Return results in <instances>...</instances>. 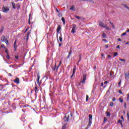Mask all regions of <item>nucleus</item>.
<instances>
[{"label": "nucleus", "mask_w": 129, "mask_h": 129, "mask_svg": "<svg viewBox=\"0 0 129 129\" xmlns=\"http://www.w3.org/2000/svg\"><path fill=\"white\" fill-rule=\"evenodd\" d=\"M85 80H86V74L83 75V80L79 83V86H82L81 83H85Z\"/></svg>", "instance_id": "f257e3e1"}, {"label": "nucleus", "mask_w": 129, "mask_h": 129, "mask_svg": "<svg viewBox=\"0 0 129 129\" xmlns=\"http://www.w3.org/2000/svg\"><path fill=\"white\" fill-rule=\"evenodd\" d=\"M1 40L2 41V42H5L7 45H9V40L7 39L5 36L3 35L2 36Z\"/></svg>", "instance_id": "f03ea898"}, {"label": "nucleus", "mask_w": 129, "mask_h": 129, "mask_svg": "<svg viewBox=\"0 0 129 129\" xmlns=\"http://www.w3.org/2000/svg\"><path fill=\"white\" fill-rule=\"evenodd\" d=\"M2 10L4 13H8L10 11V9H9V7H3Z\"/></svg>", "instance_id": "7ed1b4c3"}, {"label": "nucleus", "mask_w": 129, "mask_h": 129, "mask_svg": "<svg viewBox=\"0 0 129 129\" xmlns=\"http://www.w3.org/2000/svg\"><path fill=\"white\" fill-rule=\"evenodd\" d=\"M76 28V25L73 24V28L71 31V33H73V34H75L76 33V31H75V29Z\"/></svg>", "instance_id": "20e7f679"}, {"label": "nucleus", "mask_w": 129, "mask_h": 129, "mask_svg": "<svg viewBox=\"0 0 129 129\" xmlns=\"http://www.w3.org/2000/svg\"><path fill=\"white\" fill-rule=\"evenodd\" d=\"M14 82H15V83H16V84H20V79H19V78H16L14 80Z\"/></svg>", "instance_id": "39448f33"}, {"label": "nucleus", "mask_w": 129, "mask_h": 129, "mask_svg": "<svg viewBox=\"0 0 129 129\" xmlns=\"http://www.w3.org/2000/svg\"><path fill=\"white\" fill-rule=\"evenodd\" d=\"M63 120L65 122H68L69 120V115L67 116H65L63 117Z\"/></svg>", "instance_id": "423d86ee"}, {"label": "nucleus", "mask_w": 129, "mask_h": 129, "mask_svg": "<svg viewBox=\"0 0 129 129\" xmlns=\"http://www.w3.org/2000/svg\"><path fill=\"white\" fill-rule=\"evenodd\" d=\"M89 123H92V115H89Z\"/></svg>", "instance_id": "0eeeda50"}, {"label": "nucleus", "mask_w": 129, "mask_h": 129, "mask_svg": "<svg viewBox=\"0 0 129 129\" xmlns=\"http://www.w3.org/2000/svg\"><path fill=\"white\" fill-rule=\"evenodd\" d=\"M71 54H72V48H71L70 50V52L69 53V55L67 56L68 59H69L70 58V56H71Z\"/></svg>", "instance_id": "6e6552de"}, {"label": "nucleus", "mask_w": 129, "mask_h": 129, "mask_svg": "<svg viewBox=\"0 0 129 129\" xmlns=\"http://www.w3.org/2000/svg\"><path fill=\"white\" fill-rule=\"evenodd\" d=\"M12 5V7L14 10H16V9H17V7H16V4H15V2H12L11 3Z\"/></svg>", "instance_id": "1a4fd4ad"}, {"label": "nucleus", "mask_w": 129, "mask_h": 129, "mask_svg": "<svg viewBox=\"0 0 129 129\" xmlns=\"http://www.w3.org/2000/svg\"><path fill=\"white\" fill-rule=\"evenodd\" d=\"M40 80V75H39V74L37 75V84H39L40 85V84H41V82H39Z\"/></svg>", "instance_id": "9d476101"}, {"label": "nucleus", "mask_w": 129, "mask_h": 129, "mask_svg": "<svg viewBox=\"0 0 129 129\" xmlns=\"http://www.w3.org/2000/svg\"><path fill=\"white\" fill-rule=\"evenodd\" d=\"M14 49H15V51H17V40H15L14 42Z\"/></svg>", "instance_id": "9b49d317"}, {"label": "nucleus", "mask_w": 129, "mask_h": 129, "mask_svg": "<svg viewBox=\"0 0 129 129\" xmlns=\"http://www.w3.org/2000/svg\"><path fill=\"white\" fill-rule=\"evenodd\" d=\"M60 30H61V25H58L56 29L57 33H59V32L60 31Z\"/></svg>", "instance_id": "f8f14e48"}, {"label": "nucleus", "mask_w": 129, "mask_h": 129, "mask_svg": "<svg viewBox=\"0 0 129 129\" xmlns=\"http://www.w3.org/2000/svg\"><path fill=\"white\" fill-rule=\"evenodd\" d=\"M99 26H100V27H102L103 28L104 27V24H103V23H102V22H100L99 23Z\"/></svg>", "instance_id": "ddd939ff"}, {"label": "nucleus", "mask_w": 129, "mask_h": 129, "mask_svg": "<svg viewBox=\"0 0 129 129\" xmlns=\"http://www.w3.org/2000/svg\"><path fill=\"white\" fill-rule=\"evenodd\" d=\"M30 35H31V32L28 31V33L27 34V38H26L27 41H28V40H29V36H30Z\"/></svg>", "instance_id": "4468645a"}, {"label": "nucleus", "mask_w": 129, "mask_h": 129, "mask_svg": "<svg viewBox=\"0 0 129 129\" xmlns=\"http://www.w3.org/2000/svg\"><path fill=\"white\" fill-rule=\"evenodd\" d=\"M16 7L17 10H20V8H21V5H20V3H18L16 4Z\"/></svg>", "instance_id": "2eb2a0df"}, {"label": "nucleus", "mask_w": 129, "mask_h": 129, "mask_svg": "<svg viewBox=\"0 0 129 129\" xmlns=\"http://www.w3.org/2000/svg\"><path fill=\"white\" fill-rule=\"evenodd\" d=\"M53 71H55V70H57V64L55 63L54 67L52 68Z\"/></svg>", "instance_id": "dca6fc26"}, {"label": "nucleus", "mask_w": 129, "mask_h": 129, "mask_svg": "<svg viewBox=\"0 0 129 129\" xmlns=\"http://www.w3.org/2000/svg\"><path fill=\"white\" fill-rule=\"evenodd\" d=\"M125 79H126V80H127V79H129V74H125Z\"/></svg>", "instance_id": "f3484780"}, {"label": "nucleus", "mask_w": 129, "mask_h": 129, "mask_svg": "<svg viewBox=\"0 0 129 129\" xmlns=\"http://www.w3.org/2000/svg\"><path fill=\"white\" fill-rule=\"evenodd\" d=\"M75 71H76V66H75L73 68V74H75Z\"/></svg>", "instance_id": "a211bd4d"}, {"label": "nucleus", "mask_w": 129, "mask_h": 129, "mask_svg": "<svg viewBox=\"0 0 129 129\" xmlns=\"http://www.w3.org/2000/svg\"><path fill=\"white\" fill-rule=\"evenodd\" d=\"M4 29H5V27H4V26H2L0 30V33H3V32H4Z\"/></svg>", "instance_id": "6ab92c4d"}, {"label": "nucleus", "mask_w": 129, "mask_h": 129, "mask_svg": "<svg viewBox=\"0 0 129 129\" xmlns=\"http://www.w3.org/2000/svg\"><path fill=\"white\" fill-rule=\"evenodd\" d=\"M75 8V6L74 5H73L72 7L70 9V10H71L72 11H75L74 9Z\"/></svg>", "instance_id": "aec40b11"}, {"label": "nucleus", "mask_w": 129, "mask_h": 129, "mask_svg": "<svg viewBox=\"0 0 129 129\" xmlns=\"http://www.w3.org/2000/svg\"><path fill=\"white\" fill-rule=\"evenodd\" d=\"M61 21H62L63 25H65V18L64 17H62Z\"/></svg>", "instance_id": "412c9836"}, {"label": "nucleus", "mask_w": 129, "mask_h": 129, "mask_svg": "<svg viewBox=\"0 0 129 129\" xmlns=\"http://www.w3.org/2000/svg\"><path fill=\"white\" fill-rule=\"evenodd\" d=\"M59 41L60 42H63V39L62 38V34H60V36L59 37Z\"/></svg>", "instance_id": "4be33fe9"}, {"label": "nucleus", "mask_w": 129, "mask_h": 129, "mask_svg": "<svg viewBox=\"0 0 129 129\" xmlns=\"http://www.w3.org/2000/svg\"><path fill=\"white\" fill-rule=\"evenodd\" d=\"M47 14H44V15H43V18L44 19V20H47Z\"/></svg>", "instance_id": "5701e85b"}, {"label": "nucleus", "mask_w": 129, "mask_h": 129, "mask_svg": "<svg viewBox=\"0 0 129 129\" xmlns=\"http://www.w3.org/2000/svg\"><path fill=\"white\" fill-rule=\"evenodd\" d=\"M119 101H120L121 103H122V102H123V99H122V98H119Z\"/></svg>", "instance_id": "b1692460"}, {"label": "nucleus", "mask_w": 129, "mask_h": 129, "mask_svg": "<svg viewBox=\"0 0 129 129\" xmlns=\"http://www.w3.org/2000/svg\"><path fill=\"white\" fill-rule=\"evenodd\" d=\"M39 91V90L38 89V87H35V93H37Z\"/></svg>", "instance_id": "393cba45"}, {"label": "nucleus", "mask_w": 129, "mask_h": 129, "mask_svg": "<svg viewBox=\"0 0 129 129\" xmlns=\"http://www.w3.org/2000/svg\"><path fill=\"white\" fill-rule=\"evenodd\" d=\"M67 125V124H64L62 127V129H66V126Z\"/></svg>", "instance_id": "a878e982"}, {"label": "nucleus", "mask_w": 129, "mask_h": 129, "mask_svg": "<svg viewBox=\"0 0 129 129\" xmlns=\"http://www.w3.org/2000/svg\"><path fill=\"white\" fill-rule=\"evenodd\" d=\"M102 36L104 39H105V38H106V34H105V33H103Z\"/></svg>", "instance_id": "bb28decb"}, {"label": "nucleus", "mask_w": 129, "mask_h": 129, "mask_svg": "<svg viewBox=\"0 0 129 129\" xmlns=\"http://www.w3.org/2000/svg\"><path fill=\"white\" fill-rule=\"evenodd\" d=\"M119 61H122L124 62V63H125V59L119 58Z\"/></svg>", "instance_id": "cd10ccee"}, {"label": "nucleus", "mask_w": 129, "mask_h": 129, "mask_svg": "<svg viewBox=\"0 0 129 129\" xmlns=\"http://www.w3.org/2000/svg\"><path fill=\"white\" fill-rule=\"evenodd\" d=\"M110 24H111V25L112 26L113 29H114V25H113V23L112 22H111V21L110 22Z\"/></svg>", "instance_id": "c85d7f7f"}, {"label": "nucleus", "mask_w": 129, "mask_h": 129, "mask_svg": "<svg viewBox=\"0 0 129 129\" xmlns=\"http://www.w3.org/2000/svg\"><path fill=\"white\" fill-rule=\"evenodd\" d=\"M75 18H76V19H77L78 20H80V19H81V17H79L78 16H75Z\"/></svg>", "instance_id": "c756f323"}, {"label": "nucleus", "mask_w": 129, "mask_h": 129, "mask_svg": "<svg viewBox=\"0 0 129 129\" xmlns=\"http://www.w3.org/2000/svg\"><path fill=\"white\" fill-rule=\"evenodd\" d=\"M127 120H129V111H127Z\"/></svg>", "instance_id": "7c9ffc66"}, {"label": "nucleus", "mask_w": 129, "mask_h": 129, "mask_svg": "<svg viewBox=\"0 0 129 129\" xmlns=\"http://www.w3.org/2000/svg\"><path fill=\"white\" fill-rule=\"evenodd\" d=\"M30 20H31V14L29 15V20H28L29 24L31 25V22H30Z\"/></svg>", "instance_id": "2f4dec72"}, {"label": "nucleus", "mask_w": 129, "mask_h": 129, "mask_svg": "<svg viewBox=\"0 0 129 129\" xmlns=\"http://www.w3.org/2000/svg\"><path fill=\"white\" fill-rule=\"evenodd\" d=\"M107 116H110V112H106Z\"/></svg>", "instance_id": "473e14b6"}, {"label": "nucleus", "mask_w": 129, "mask_h": 129, "mask_svg": "<svg viewBox=\"0 0 129 129\" xmlns=\"http://www.w3.org/2000/svg\"><path fill=\"white\" fill-rule=\"evenodd\" d=\"M118 122H119V123H120V124H122V120L119 119V120H118Z\"/></svg>", "instance_id": "72a5a7b5"}, {"label": "nucleus", "mask_w": 129, "mask_h": 129, "mask_svg": "<svg viewBox=\"0 0 129 129\" xmlns=\"http://www.w3.org/2000/svg\"><path fill=\"white\" fill-rule=\"evenodd\" d=\"M61 66V61L60 62L59 64H58V67L56 68V71H58V68Z\"/></svg>", "instance_id": "f704fd0d"}, {"label": "nucleus", "mask_w": 129, "mask_h": 129, "mask_svg": "<svg viewBox=\"0 0 129 129\" xmlns=\"http://www.w3.org/2000/svg\"><path fill=\"white\" fill-rule=\"evenodd\" d=\"M6 57L7 58V59H8V60L11 59V57H10V55H9V54H7V55L6 56Z\"/></svg>", "instance_id": "c9c22d12"}, {"label": "nucleus", "mask_w": 129, "mask_h": 129, "mask_svg": "<svg viewBox=\"0 0 129 129\" xmlns=\"http://www.w3.org/2000/svg\"><path fill=\"white\" fill-rule=\"evenodd\" d=\"M5 52L7 54H9V50H8V49L7 48L5 49Z\"/></svg>", "instance_id": "e433bc0d"}, {"label": "nucleus", "mask_w": 129, "mask_h": 129, "mask_svg": "<svg viewBox=\"0 0 129 129\" xmlns=\"http://www.w3.org/2000/svg\"><path fill=\"white\" fill-rule=\"evenodd\" d=\"M4 85H3V84H1L0 85V87L1 88V90H3V89H4Z\"/></svg>", "instance_id": "4c0bfd02"}, {"label": "nucleus", "mask_w": 129, "mask_h": 129, "mask_svg": "<svg viewBox=\"0 0 129 129\" xmlns=\"http://www.w3.org/2000/svg\"><path fill=\"white\" fill-rule=\"evenodd\" d=\"M91 123H92L89 122V124H88V125H87V128H88V127H89L90 126H91Z\"/></svg>", "instance_id": "58836bf2"}, {"label": "nucleus", "mask_w": 129, "mask_h": 129, "mask_svg": "<svg viewBox=\"0 0 129 129\" xmlns=\"http://www.w3.org/2000/svg\"><path fill=\"white\" fill-rule=\"evenodd\" d=\"M103 28H104L105 29H106V30H109V28L105 26H104Z\"/></svg>", "instance_id": "ea45409f"}, {"label": "nucleus", "mask_w": 129, "mask_h": 129, "mask_svg": "<svg viewBox=\"0 0 129 129\" xmlns=\"http://www.w3.org/2000/svg\"><path fill=\"white\" fill-rule=\"evenodd\" d=\"M79 60L78 62H80V61L81 60V54H80L79 55Z\"/></svg>", "instance_id": "a19ab883"}, {"label": "nucleus", "mask_w": 129, "mask_h": 129, "mask_svg": "<svg viewBox=\"0 0 129 129\" xmlns=\"http://www.w3.org/2000/svg\"><path fill=\"white\" fill-rule=\"evenodd\" d=\"M117 52H115L114 53V55L113 57H116V56L117 55Z\"/></svg>", "instance_id": "79ce46f5"}, {"label": "nucleus", "mask_w": 129, "mask_h": 129, "mask_svg": "<svg viewBox=\"0 0 129 129\" xmlns=\"http://www.w3.org/2000/svg\"><path fill=\"white\" fill-rule=\"evenodd\" d=\"M1 47H2V48H4V49H6L7 48L6 47V46H5V45H4V44H2L1 45Z\"/></svg>", "instance_id": "37998d69"}, {"label": "nucleus", "mask_w": 129, "mask_h": 129, "mask_svg": "<svg viewBox=\"0 0 129 129\" xmlns=\"http://www.w3.org/2000/svg\"><path fill=\"white\" fill-rule=\"evenodd\" d=\"M88 98H89V97L88 96V95H87L86 101H88Z\"/></svg>", "instance_id": "c03bdc74"}, {"label": "nucleus", "mask_w": 129, "mask_h": 129, "mask_svg": "<svg viewBox=\"0 0 129 129\" xmlns=\"http://www.w3.org/2000/svg\"><path fill=\"white\" fill-rule=\"evenodd\" d=\"M12 67L14 68L15 67L17 68V67H19V66L17 65V64H15L14 66H12Z\"/></svg>", "instance_id": "a18cd8bd"}, {"label": "nucleus", "mask_w": 129, "mask_h": 129, "mask_svg": "<svg viewBox=\"0 0 129 129\" xmlns=\"http://www.w3.org/2000/svg\"><path fill=\"white\" fill-rule=\"evenodd\" d=\"M122 6H123V7L125 8H126V7H127V5H126V4H122Z\"/></svg>", "instance_id": "49530a36"}, {"label": "nucleus", "mask_w": 129, "mask_h": 129, "mask_svg": "<svg viewBox=\"0 0 129 129\" xmlns=\"http://www.w3.org/2000/svg\"><path fill=\"white\" fill-rule=\"evenodd\" d=\"M125 35H126V32H124L121 34V36H125Z\"/></svg>", "instance_id": "de8ad7c7"}, {"label": "nucleus", "mask_w": 129, "mask_h": 129, "mask_svg": "<svg viewBox=\"0 0 129 129\" xmlns=\"http://www.w3.org/2000/svg\"><path fill=\"white\" fill-rule=\"evenodd\" d=\"M120 84H121V80H120V81L119 82V83H118V85L119 86H120Z\"/></svg>", "instance_id": "09e8293b"}, {"label": "nucleus", "mask_w": 129, "mask_h": 129, "mask_svg": "<svg viewBox=\"0 0 129 129\" xmlns=\"http://www.w3.org/2000/svg\"><path fill=\"white\" fill-rule=\"evenodd\" d=\"M106 120H107V118L105 117L104 118V122H105V121H106Z\"/></svg>", "instance_id": "8fccbe9b"}, {"label": "nucleus", "mask_w": 129, "mask_h": 129, "mask_svg": "<svg viewBox=\"0 0 129 129\" xmlns=\"http://www.w3.org/2000/svg\"><path fill=\"white\" fill-rule=\"evenodd\" d=\"M110 106H113V102H112L110 103Z\"/></svg>", "instance_id": "3c124183"}, {"label": "nucleus", "mask_w": 129, "mask_h": 129, "mask_svg": "<svg viewBox=\"0 0 129 129\" xmlns=\"http://www.w3.org/2000/svg\"><path fill=\"white\" fill-rule=\"evenodd\" d=\"M124 107H125V108H126V103H124Z\"/></svg>", "instance_id": "603ef678"}, {"label": "nucleus", "mask_w": 129, "mask_h": 129, "mask_svg": "<svg viewBox=\"0 0 129 129\" xmlns=\"http://www.w3.org/2000/svg\"><path fill=\"white\" fill-rule=\"evenodd\" d=\"M107 57H108V58H111V55H108Z\"/></svg>", "instance_id": "864d4df0"}, {"label": "nucleus", "mask_w": 129, "mask_h": 129, "mask_svg": "<svg viewBox=\"0 0 129 129\" xmlns=\"http://www.w3.org/2000/svg\"><path fill=\"white\" fill-rule=\"evenodd\" d=\"M119 93H120V94H122V92H121V90H119Z\"/></svg>", "instance_id": "5fc2aeb1"}, {"label": "nucleus", "mask_w": 129, "mask_h": 129, "mask_svg": "<svg viewBox=\"0 0 129 129\" xmlns=\"http://www.w3.org/2000/svg\"><path fill=\"white\" fill-rule=\"evenodd\" d=\"M112 101H115V98L113 97V98L112 99Z\"/></svg>", "instance_id": "6e6d98bb"}, {"label": "nucleus", "mask_w": 129, "mask_h": 129, "mask_svg": "<svg viewBox=\"0 0 129 129\" xmlns=\"http://www.w3.org/2000/svg\"><path fill=\"white\" fill-rule=\"evenodd\" d=\"M80 20H81L82 21V20H84V18L81 17V18L80 19Z\"/></svg>", "instance_id": "4d7b16f0"}, {"label": "nucleus", "mask_w": 129, "mask_h": 129, "mask_svg": "<svg viewBox=\"0 0 129 129\" xmlns=\"http://www.w3.org/2000/svg\"><path fill=\"white\" fill-rule=\"evenodd\" d=\"M15 58H16V59H19V56L16 55V56H15Z\"/></svg>", "instance_id": "13d9d810"}, {"label": "nucleus", "mask_w": 129, "mask_h": 129, "mask_svg": "<svg viewBox=\"0 0 129 129\" xmlns=\"http://www.w3.org/2000/svg\"><path fill=\"white\" fill-rule=\"evenodd\" d=\"M116 48H118V49H120V47H119V45H117L116 46Z\"/></svg>", "instance_id": "bf43d9fd"}, {"label": "nucleus", "mask_w": 129, "mask_h": 129, "mask_svg": "<svg viewBox=\"0 0 129 129\" xmlns=\"http://www.w3.org/2000/svg\"><path fill=\"white\" fill-rule=\"evenodd\" d=\"M121 118L122 119V120L123 121V116L121 115Z\"/></svg>", "instance_id": "052dcab7"}, {"label": "nucleus", "mask_w": 129, "mask_h": 129, "mask_svg": "<svg viewBox=\"0 0 129 129\" xmlns=\"http://www.w3.org/2000/svg\"><path fill=\"white\" fill-rule=\"evenodd\" d=\"M118 41H119V42H121V39L120 38H118Z\"/></svg>", "instance_id": "680f3d73"}, {"label": "nucleus", "mask_w": 129, "mask_h": 129, "mask_svg": "<svg viewBox=\"0 0 129 129\" xmlns=\"http://www.w3.org/2000/svg\"><path fill=\"white\" fill-rule=\"evenodd\" d=\"M107 83H108V82H107V81H105L104 83V84H107Z\"/></svg>", "instance_id": "e2e57ef3"}, {"label": "nucleus", "mask_w": 129, "mask_h": 129, "mask_svg": "<svg viewBox=\"0 0 129 129\" xmlns=\"http://www.w3.org/2000/svg\"><path fill=\"white\" fill-rule=\"evenodd\" d=\"M103 41H104L105 42H107V40L106 39H103Z\"/></svg>", "instance_id": "0e129e2a"}, {"label": "nucleus", "mask_w": 129, "mask_h": 129, "mask_svg": "<svg viewBox=\"0 0 129 129\" xmlns=\"http://www.w3.org/2000/svg\"><path fill=\"white\" fill-rule=\"evenodd\" d=\"M129 44V42H127L125 44V45H127V44Z\"/></svg>", "instance_id": "69168bd1"}, {"label": "nucleus", "mask_w": 129, "mask_h": 129, "mask_svg": "<svg viewBox=\"0 0 129 129\" xmlns=\"http://www.w3.org/2000/svg\"><path fill=\"white\" fill-rule=\"evenodd\" d=\"M101 86H103V83H101Z\"/></svg>", "instance_id": "338daca9"}, {"label": "nucleus", "mask_w": 129, "mask_h": 129, "mask_svg": "<svg viewBox=\"0 0 129 129\" xmlns=\"http://www.w3.org/2000/svg\"><path fill=\"white\" fill-rule=\"evenodd\" d=\"M126 9H127V10H129V7L128 6L126 7Z\"/></svg>", "instance_id": "774afa93"}]
</instances>
